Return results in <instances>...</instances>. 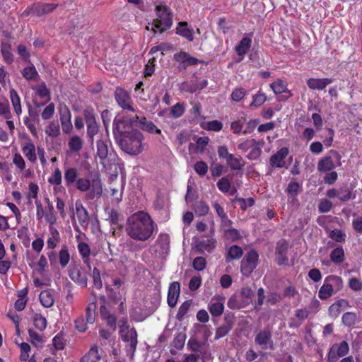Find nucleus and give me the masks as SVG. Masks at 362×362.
Masks as SVG:
<instances>
[{
  "instance_id": "obj_1",
  "label": "nucleus",
  "mask_w": 362,
  "mask_h": 362,
  "mask_svg": "<svg viewBox=\"0 0 362 362\" xmlns=\"http://www.w3.org/2000/svg\"><path fill=\"white\" fill-rule=\"evenodd\" d=\"M156 223L151 216L144 211H139L127 220L126 233L133 240L145 242L157 233Z\"/></svg>"
},
{
  "instance_id": "obj_2",
  "label": "nucleus",
  "mask_w": 362,
  "mask_h": 362,
  "mask_svg": "<svg viewBox=\"0 0 362 362\" xmlns=\"http://www.w3.org/2000/svg\"><path fill=\"white\" fill-rule=\"evenodd\" d=\"M128 117H123L119 119L113 129V134L117 144L121 149L129 155H138L143 151L142 141L144 136L137 129H132L130 132L119 131V126L125 122L128 123Z\"/></svg>"
},
{
  "instance_id": "obj_3",
  "label": "nucleus",
  "mask_w": 362,
  "mask_h": 362,
  "mask_svg": "<svg viewBox=\"0 0 362 362\" xmlns=\"http://www.w3.org/2000/svg\"><path fill=\"white\" fill-rule=\"evenodd\" d=\"M156 18L153 20L152 29L154 33L157 29L160 33H164L169 30L173 25V12L171 9L165 5H158L155 8Z\"/></svg>"
},
{
  "instance_id": "obj_4",
  "label": "nucleus",
  "mask_w": 362,
  "mask_h": 362,
  "mask_svg": "<svg viewBox=\"0 0 362 362\" xmlns=\"http://www.w3.org/2000/svg\"><path fill=\"white\" fill-rule=\"evenodd\" d=\"M344 284L341 276L337 275H329L325 277L322 286L318 291V297L321 300H327L333 293H337L343 288Z\"/></svg>"
},
{
  "instance_id": "obj_5",
  "label": "nucleus",
  "mask_w": 362,
  "mask_h": 362,
  "mask_svg": "<svg viewBox=\"0 0 362 362\" xmlns=\"http://www.w3.org/2000/svg\"><path fill=\"white\" fill-rule=\"evenodd\" d=\"M78 190L81 192H88L92 188V191L88 193V199H93L95 197H100L103 193L101 182L99 179H93L90 181L88 178L78 177L74 185Z\"/></svg>"
},
{
  "instance_id": "obj_6",
  "label": "nucleus",
  "mask_w": 362,
  "mask_h": 362,
  "mask_svg": "<svg viewBox=\"0 0 362 362\" xmlns=\"http://www.w3.org/2000/svg\"><path fill=\"white\" fill-rule=\"evenodd\" d=\"M218 156L221 159H225L227 165L232 170H240L245 165V162L240 155H234L229 153L226 146H220L217 149Z\"/></svg>"
},
{
  "instance_id": "obj_7",
  "label": "nucleus",
  "mask_w": 362,
  "mask_h": 362,
  "mask_svg": "<svg viewBox=\"0 0 362 362\" xmlns=\"http://www.w3.org/2000/svg\"><path fill=\"white\" fill-rule=\"evenodd\" d=\"M57 4L36 2L28 6L22 13V17H28L30 15L36 17H42L53 12L57 7Z\"/></svg>"
},
{
  "instance_id": "obj_8",
  "label": "nucleus",
  "mask_w": 362,
  "mask_h": 362,
  "mask_svg": "<svg viewBox=\"0 0 362 362\" xmlns=\"http://www.w3.org/2000/svg\"><path fill=\"white\" fill-rule=\"evenodd\" d=\"M259 262V254L257 252L252 249L243 258L240 262L241 274L248 277L256 269Z\"/></svg>"
},
{
  "instance_id": "obj_9",
  "label": "nucleus",
  "mask_w": 362,
  "mask_h": 362,
  "mask_svg": "<svg viewBox=\"0 0 362 362\" xmlns=\"http://www.w3.org/2000/svg\"><path fill=\"white\" fill-rule=\"evenodd\" d=\"M119 335L124 342L129 343V347L133 352L135 351L137 346V332L134 327L129 329L127 320L121 321Z\"/></svg>"
},
{
  "instance_id": "obj_10",
  "label": "nucleus",
  "mask_w": 362,
  "mask_h": 362,
  "mask_svg": "<svg viewBox=\"0 0 362 362\" xmlns=\"http://www.w3.org/2000/svg\"><path fill=\"white\" fill-rule=\"evenodd\" d=\"M330 153H332L335 160L337 161V165L334 164L332 158L330 156H325L321 158L317 163V170L320 173L322 172H329L335 168L336 166H341V154L336 150H331Z\"/></svg>"
},
{
  "instance_id": "obj_11",
  "label": "nucleus",
  "mask_w": 362,
  "mask_h": 362,
  "mask_svg": "<svg viewBox=\"0 0 362 362\" xmlns=\"http://www.w3.org/2000/svg\"><path fill=\"white\" fill-rule=\"evenodd\" d=\"M114 96L117 105L124 110L136 112L130 94L126 90L121 87H117L114 92Z\"/></svg>"
},
{
  "instance_id": "obj_12",
  "label": "nucleus",
  "mask_w": 362,
  "mask_h": 362,
  "mask_svg": "<svg viewBox=\"0 0 362 362\" xmlns=\"http://www.w3.org/2000/svg\"><path fill=\"white\" fill-rule=\"evenodd\" d=\"M84 118L87 125V134L91 144L94 142V136L98 133L99 124L96 122L94 111L92 108L84 110Z\"/></svg>"
},
{
  "instance_id": "obj_13",
  "label": "nucleus",
  "mask_w": 362,
  "mask_h": 362,
  "mask_svg": "<svg viewBox=\"0 0 362 362\" xmlns=\"http://www.w3.org/2000/svg\"><path fill=\"white\" fill-rule=\"evenodd\" d=\"M128 117V123L130 126H137V124H140V127L148 133L151 134H161V130L158 129L153 122L148 121L145 117H141L139 119V116L137 115H134L132 117Z\"/></svg>"
},
{
  "instance_id": "obj_14",
  "label": "nucleus",
  "mask_w": 362,
  "mask_h": 362,
  "mask_svg": "<svg viewBox=\"0 0 362 362\" xmlns=\"http://www.w3.org/2000/svg\"><path fill=\"white\" fill-rule=\"evenodd\" d=\"M255 342L262 349H274L272 334L269 329H264L259 331L255 336Z\"/></svg>"
},
{
  "instance_id": "obj_15",
  "label": "nucleus",
  "mask_w": 362,
  "mask_h": 362,
  "mask_svg": "<svg viewBox=\"0 0 362 362\" xmlns=\"http://www.w3.org/2000/svg\"><path fill=\"white\" fill-rule=\"evenodd\" d=\"M170 235L167 233H160L155 242V252L160 257H165L170 251Z\"/></svg>"
},
{
  "instance_id": "obj_16",
  "label": "nucleus",
  "mask_w": 362,
  "mask_h": 362,
  "mask_svg": "<svg viewBox=\"0 0 362 362\" xmlns=\"http://www.w3.org/2000/svg\"><path fill=\"white\" fill-rule=\"evenodd\" d=\"M349 351V344L346 341L332 345L328 353V362H337L338 358L346 356Z\"/></svg>"
},
{
  "instance_id": "obj_17",
  "label": "nucleus",
  "mask_w": 362,
  "mask_h": 362,
  "mask_svg": "<svg viewBox=\"0 0 362 362\" xmlns=\"http://www.w3.org/2000/svg\"><path fill=\"white\" fill-rule=\"evenodd\" d=\"M289 151L287 147H282L273 154L269 158V165L272 168H281L285 166V158L288 155Z\"/></svg>"
},
{
  "instance_id": "obj_18",
  "label": "nucleus",
  "mask_w": 362,
  "mask_h": 362,
  "mask_svg": "<svg viewBox=\"0 0 362 362\" xmlns=\"http://www.w3.org/2000/svg\"><path fill=\"white\" fill-rule=\"evenodd\" d=\"M180 293V284L177 281L172 282L168 291L167 301L169 307L174 308L177 302Z\"/></svg>"
},
{
  "instance_id": "obj_19",
  "label": "nucleus",
  "mask_w": 362,
  "mask_h": 362,
  "mask_svg": "<svg viewBox=\"0 0 362 362\" xmlns=\"http://www.w3.org/2000/svg\"><path fill=\"white\" fill-rule=\"evenodd\" d=\"M334 81L333 78H310L307 80V86L311 90H322L328 85L331 84Z\"/></svg>"
},
{
  "instance_id": "obj_20",
  "label": "nucleus",
  "mask_w": 362,
  "mask_h": 362,
  "mask_svg": "<svg viewBox=\"0 0 362 362\" xmlns=\"http://www.w3.org/2000/svg\"><path fill=\"white\" fill-rule=\"evenodd\" d=\"M60 241V238L49 237L47 240V248L49 251L47 253L48 259L51 265H53L57 259V255L54 249Z\"/></svg>"
},
{
  "instance_id": "obj_21",
  "label": "nucleus",
  "mask_w": 362,
  "mask_h": 362,
  "mask_svg": "<svg viewBox=\"0 0 362 362\" xmlns=\"http://www.w3.org/2000/svg\"><path fill=\"white\" fill-rule=\"evenodd\" d=\"M173 59L177 62L185 64L186 66L197 65L200 62L198 59L190 56L187 52L184 51L174 54Z\"/></svg>"
},
{
  "instance_id": "obj_22",
  "label": "nucleus",
  "mask_w": 362,
  "mask_h": 362,
  "mask_svg": "<svg viewBox=\"0 0 362 362\" xmlns=\"http://www.w3.org/2000/svg\"><path fill=\"white\" fill-rule=\"evenodd\" d=\"M208 310L214 317H220L224 311L223 300L213 298L208 305Z\"/></svg>"
},
{
  "instance_id": "obj_23",
  "label": "nucleus",
  "mask_w": 362,
  "mask_h": 362,
  "mask_svg": "<svg viewBox=\"0 0 362 362\" xmlns=\"http://www.w3.org/2000/svg\"><path fill=\"white\" fill-rule=\"evenodd\" d=\"M64 182L66 187H73L78 178V170L75 167H69L64 169Z\"/></svg>"
},
{
  "instance_id": "obj_24",
  "label": "nucleus",
  "mask_w": 362,
  "mask_h": 362,
  "mask_svg": "<svg viewBox=\"0 0 362 362\" xmlns=\"http://www.w3.org/2000/svg\"><path fill=\"white\" fill-rule=\"evenodd\" d=\"M252 33L247 34L243 37L235 47V51L238 56H243L247 53L251 47Z\"/></svg>"
},
{
  "instance_id": "obj_25",
  "label": "nucleus",
  "mask_w": 362,
  "mask_h": 362,
  "mask_svg": "<svg viewBox=\"0 0 362 362\" xmlns=\"http://www.w3.org/2000/svg\"><path fill=\"white\" fill-rule=\"evenodd\" d=\"M57 255V262L52 265L55 266L59 264L62 268H65L70 262L71 256L68 246L63 245Z\"/></svg>"
},
{
  "instance_id": "obj_26",
  "label": "nucleus",
  "mask_w": 362,
  "mask_h": 362,
  "mask_svg": "<svg viewBox=\"0 0 362 362\" xmlns=\"http://www.w3.org/2000/svg\"><path fill=\"white\" fill-rule=\"evenodd\" d=\"M21 150L26 158L31 163L37 161L36 149L33 143L26 141L22 144Z\"/></svg>"
},
{
  "instance_id": "obj_27",
  "label": "nucleus",
  "mask_w": 362,
  "mask_h": 362,
  "mask_svg": "<svg viewBox=\"0 0 362 362\" xmlns=\"http://www.w3.org/2000/svg\"><path fill=\"white\" fill-rule=\"evenodd\" d=\"M175 33L176 34L187 39L189 42H192L194 40L193 30L188 28V23L185 21L178 23Z\"/></svg>"
},
{
  "instance_id": "obj_28",
  "label": "nucleus",
  "mask_w": 362,
  "mask_h": 362,
  "mask_svg": "<svg viewBox=\"0 0 362 362\" xmlns=\"http://www.w3.org/2000/svg\"><path fill=\"white\" fill-rule=\"evenodd\" d=\"M69 277L75 283L86 287L88 279L84 272H81L78 268H73L69 271Z\"/></svg>"
},
{
  "instance_id": "obj_29",
  "label": "nucleus",
  "mask_w": 362,
  "mask_h": 362,
  "mask_svg": "<svg viewBox=\"0 0 362 362\" xmlns=\"http://www.w3.org/2000/svg\"><path fill=\"white\" fill-rule=\"evenodd\" d=\"M243 255V250L241 247L233 245L230 246L225 256V260L227 263L234 259H240Z\"/></svg>"
},
{
  "instance_id": "obj_30",
  "label": "nucleus",
  "mask_w": 362,
  "mask_h": 362,
  "mask_svg": "<svg viewBox=\"0 0 362 362\" xmlns=\"http://www.w3.org/2000/svg\"><path fill=\"white\" fill-rule=\"evenodd\" d=\"M60 121L62 130L65 134H69L72 129V124L71 122V112L69 110L65 107L64 112L60 113Z\"/></svg>"
},
{
  "instance_id": "obj_31",
  "label": "nucleus",
  "mask_w": 362,
  "mask_h": 362,
  "mask_svg": "<svg viewBox=\"0 0 362 362\" xmlns=\"http://www.w3.org/2000/svg\"><path fill=\"white\" fill-rule=\"evenodd\" d=\"M225 321L226 324L219 326L218 327L216 328L214 337L215 339H219L226 336L228 334V332L232 329V322L229 320V317L228 316L225 317Z\"/></svg>"
},
{
  "instance_id": "obj_32",
  "label": "nucleus",
  "mask_w": 362,
  "mask_h": 362,
  "mask_svg": "<svg viewBox=\"0 0 362 362\" xmlns=\"http://www.w3.org/2000/svg\"><path fill=\"white\" fill-rule=\"evenodd\" d=\"M330 260L335 264H341L345 259V253L344 248L341 245L335 247L329 255Z\"/></svg>"
},
{
  "instance_id": "obj_33",
  "label": "nucleus",
  "mask_w": 362,
  "mask_h": 362,
  "mask_svg": "<svg viewBox=\"0 0 362 362\" xmlns=\"http://www.w3.org/2000/svg\"><path fill=\"white\" fill-rule=\"evenodd\" d=\"M271 88L275 94L288 93V95L285 98L288 99L292 95L291 90L287 88L286 84L281 79H277L270 85Z\"/></svg>"
},
{
  "instance_id": "obj_34",
  "label": "nucleus",
  "mask_w": 362,
  "mask_h": 362,
  "mask_svg": "<svg viewBox=\"0 0 362 362\" xmlns=\"http://www.w3.org/2000/svg\"><path fill=\"white\" fill-rule=\"evenodd\" d=\"M97 156L100 160V163L104 165L105 160L108 156V146L106 141L99 139L96 142Z\"/></svg>"
},
{
  "instance_id": "obj_35",
  "label": "nucleus",
  "mask_w": 362,
  "mask_h": 362,
  "mask_svg": "<svg viewBox=\"0 0 362 362\" xmlns=\"http://www.w3.org/2000/svg\"><path fill=\"white\" fill-rule=\"evenodd\" d=\"M76 213L80 224L83 226L87 224L88 221V213L83 204L79 202H76Z\"/></svg>"
},
{
  "instance_id": "obj_36",
  "label": "nucleus",
  "mask_w": 362,
  "mask_h": 362,
  "mask_svg": "<svg viewBox=\"0 0 362 362\" xmlns=\"http://www.w3.org/2000/svg\"><path fill=\"white\" fill-rule=\"evenodd\" d=\"M78 250L83 263L90 267V248L88 244L85 242L79 243Z\"/></svg>"
},
{
  "instance_id": "obj_37",
  "label": "nucleus",
  "mask_w": 362,
  "mask_h": 362,
  "mask_svg": "<svg viewBox=\"0 0 362 362\" xmlns=\"http://www.w3.org/2000/svg\"><path fill=\"white\" fill-rule=\"evenodd\" d=\"M100 360L101 357L99 355L98 349L95 345L81 358L80 362H100Z\"/></svg>"
},
{
  "instance_id": "obj_38",
  "label": "nucleus",
  "mask_w": 362,
  "mask_h": 362,
  "mask_svg": "<svg viewBox=\"0 0 362 362\" xmlns=\"http://www.w3.org/2000/svg\"><path fill=\"white\" fill-rule=\"evenodd\" d=\"M97 301L90 303L86 308V321L88 324H93L96 317Z\"/></svg>"
},
{
  "instance_id": "obj_39",
  "label": "nucleus",
  "mask_w": 362,
  "mask_h": 362,
  "mask_svg": "<svg viewBox=\"0 0 362 362\" xmlns=\"http://www.w3.org/2000/svg\"><path fill=\"white\" fill-rule=\"evenodd\" d=\"M39 299L45 308H50L54 304V297L49 290H43L40 292Z\"/></svg>"
},
{
  "instance_id": "obj_40",
  "label": "nucleus",
  "mask_w": 362,
  "mask_h": 362,
  "mask_svg": "<svg viewBox=\"0 0 362 362\" xmlns=\"http://www.w3.org/2000/svg\"><path fill=\"white\" fill-rule=\"evenodd\" d=\"M348 305V301L345 299H339L332 303L329 308V313L332 317H337L341 311V307Z\"/></svg>"
},
{
  "instance_id": "obj_41",
  "label": "nucleus",
  "mask_w": 362,
  "mask_h": 362,
  "mask_svg": "<svg viewBox=\"0 0 362 362\" xmlns=\"http://www.w3.org/2000/svg\"><path fill=\"white\" fill-rule=\"evenodd\" d=\"M9 93L10 99L13 107L14 111L18 115H20L22 112L21 98L16 90H15L13 88L10 90Z\"/></svg>"
},
{
  "instance_id": "obj_42",
  "label": "nucleus",
  "mask_w": 362,
  "mask_h": 362,
  "mask_svg": "<svg viewBox=\"0 0 362 362\" xmlns=\"http://www.w3.org/2000/svg\"><path fill=\"white\" fill-rule=\"evenodd\" d=\"M32 320L34 327L40 330L43 331L45 329L47 322L46 318L40 313H35L32 316Z\"/></svg>"
},
{
  "instance_id": "obj_43",
  "label": "nucleus",
  "mask_w": 362,
  "mask_h": 362,
  "mask_svg": "<svg viewBox=\"0 0 362 362\" xmlns=\"http://www.w3.org/2000/svg\"><path fill=\"white\" fill-rule=\"evenodd\" d=\"M301 190L302 187L298 182L291 181L288 184L285 192L287 193L288 197L292 199H295Z\"/></svg>"
},
{
  "instance_id": "obj_44",
  "label": "nucleus",
  "mask_w": 362,
  "mask_h": 362,
  "mask_svg": "<svg viewBox=\"0 0 362 362\" xmlns=\"http://www.w3.org/2000/svg\"><path fill=\"white\" fill-rule=\"evenodd\" d=\"M339 199L341 202H347L351 199H354L355 195H353L352 189L347 185H344L339 189Z\"/></svg>"
},
{
  "instance_id": "obj_45",
  "label": "nucleus",
  "mask_w": 362,
  "mask_h": 362,
  "mask_svg": "<svg viewBox=\"0 0 362 362\" xmlns=\"http://www.w3.org/2000/svg\"><path fill=\"white\" fill-rule=\"evenodd\" d=\"M264 142L263 140L257 141L256 144H254L250 148L251 151L247 155V158L250 160L257 159L262 153L261 147L264 145Z\"/></svg>"
},
{
  "instance_id": "obj_46",
  "label": "nucleus",
  "mask_w": 362,
  "mask_h": 362,
  "mask_svg": "<svg viewBox=\"0 0 362 362\" xmlns=\"http://www.w3.org/2000/svg\"><path fill=\"white\" fill-rule=\"evenodd\" d=\"M62 182V174L59 168H57L54 170L51 176L48 178V182L54 186L56 190L57 186H60Z\"/></svg>"
},
{
  "instance_id": "obj_47",
  "label": "nucleus",
  "mask_w": 362,
  "mask_h": 362,
  "mask_svg": "<svg viewBox=\"0 0 362 362\" xmlns=\"http://www.w3.org/2000/svg\"><path fill=\"white\" fill-rule=\"evenodd\" d=\"M69 149L74 152H78L83 147V141L81 138L77 135L72 136L68 142Z\"/></svg>"
},
{
  "instance_id": "obj_48",
  "label": "nucleus",
  "mask_w": 362,
  "mask_h": 362,
  "mask_svg": "<svg viewBox=\"0 0 362 362\" xmlns=\"http://www.w3.org/2000/svg\"><path fill=\"white\" fill-rule=\"evenodd\" d=\"M328 236L334 241L339 243H344L346 238V233L341 229L339 228L330 230Z\"/></svg>"
},
{
  "instance_id": "obj_49",
  "label": "nucleus",
  "mask_w": 362,
  "mask_h": 362,
  "mask_svg": "<svg viewBox=\"0 0 362 362\" xmlns=\"http://www.w3.org/2000/svg\"><path fill=\"white\" fill-rule=\"evenodd\" d=\"M223 236L226 240L232 242L237 241L242 238L239 230L233 228H225Z\"/></svg>"
},
{
  "instance_id": "obj_50",
  "label": "nucleus",
  "mask_w": 362,
  "mask_h": 362,
  "mask_svg": "<svg viewBox=\"0 0 362 362\" xmlns=\"http://www.w3.org/2000/svg\"><path fill=\"white\" fill-rule=\"evenodd\" d=\"M246 122V117H242L240 119L231 122L230 128L233 130V133L237 135H240L241 134H243V125Z\"/></svg>"
},
{
  "instance_id": "obj_51",
  "label": "nucleus",
  "mask_w": 362,
  "mask_h": 362,
  "mask_svg": "<svg viewBox=\"0 0 362 362\" xmlns=\"http://www.w3.org/2000/svg\"><path fill=\"white\" fill-rule=\"evenodd\" d=\"M45 201L48 204V212L45 214V220L51 226L54 225L57 223V216L54 213V209L52 204L49 202L48 198H45Z\"/></svg>"
},
{
  "instance_id": "obj_52",
  "label": "nucleus",
  "mask_w": 362,
  "mask_h": 362,
  "mask_svg": "<svg viewBox=\"0 0 362 362\" xmlns=\"http://www.w3.org/2000/svg\"><path fill=\"white\" fill-rule=\"evenodd\" d=\"M23 76L28 81L35 80L38 73L33 64L25 67L22 71Z\"/></svg>"
},
{
  "instance_id": "obj_53",
  "label": "nucleus",
  "mask_w": 362,
  "mask_h": 362,
  "mask_svg": "<svg viewBox=\"0 0 362 362\" xmlns=\"http://www.w3.org/2000/svg\"><path fill=\"white\" fill-rule=\"evenodd\" d=\"M194 210L199 216H205L209 213V207L206 202L199 201L194 204Z\"/></svg>"
},
{
  "instance_id": "obj_54",
  "label": "nucleus",
  "mask_w": 362,
  "mask_h": 362,
  "mask_svg": "<svg viewBox=\"0 0 362 362\" xmlns=\"http://www.w3.org/2000/svg\"><path fill=\"white\" fill-rule=\"evenodd\" d=\"M233 202H238L240 208L242 211H246L248 206H252L255 204V200L253 198L250 197L248 199H244L242 197H235Z\"/></svg>"
},
{
  "instance_id": "obj_55",
  "label": "nucleus",
  "mask_w": 362,
  "mask_h": 362,
  "mask_svg": "<svg viewBox=\"0 0 362 362\" xmlns=\"http://www.w3.org/2000/svg\"><path fill=\"white\" fill-rule=\"evenodd\" d=\"M190 306L191 303L189 300H186L182 303L176 315V318L179 321H182L184 319V317L188 313Z\"/></svg>"
},
{
  "instance_id": "obj_56",
  "label": "nucleus",
  "mask_w": 362,
  "mask_h": 362,
  "mask_svg": "<svg viewBox=\"0 0 362 362\" xmlns=\"http://www.w3.org/2000/svg\"><path fill=\"white\" fill-rule=\"evenodd\" d=\"M45 133L50 137H57L60 134L59 125L55 122H50L45 129Z\"/></svg>"
},
{
  "instance_id": "obj_57",
  "label": "nucleus",
  "mask_w": 362,
  "mask_h": 362,
  "mask_svg": "<svg viewBox=\"0 0 362 362\" xmlns=\"http://www.w3.org/2000/svg\"><path fill=\"white\" fill-rule=\"evenodd\" d=\"M267 100V96L264 93H259L253 96V100L250 104V107H259Z\"/></svg>"
},
{
  "instance_id": "obj_58",
  "label": "nucleus",
  "mask_w": 362,
  "mask_h": 362,
  "mask_svg": "<svg viewBox=\"0 0 362 362\" xmlns=\"http://www.w3.org/2000/svg\"><path fill=\"white\" fill-rule=\"evenodd\" d=\"M341 320L344 325L353 326L356 320V315L352 312H347L342 315Z\"/></svg>"
},
{
  "instance_id": "obj_59",
  "label": "nucleus",
  "mask_w": 362,
  "mask_h": 362,
  "mask_svg": "<svg viewBox=\"0 0 362 362\" xmlns=\"http://www.w3.org/2000/svg\"><path fill=\"white\" fill-rule=\"evenodd\" d=\"M35 90L37 94L40 96V98H47L46 103L50 100V91L47 88L45 83L40 84Z\"/></svg>"
},
{
  "instance_id": "obj_60",
  "label": "nucleus",
  "mask_w": 362,
  "mask_h": 362,
  "mask_svg": "<svg viewBox=\"0 0 362 362\" xmlns=\"http://www.w3.org/2000/svg\"><path fill=\"white\" fill-rule=\"evenodd\" d=\"M206 266V260L203 257H197L192 262V267L194 269L201 272L203 271Z\"/></svg>"
},
{
  "instance_id": "obj_61",
  "label": "nucleus",
  "mask_w": 362,
  "mask_h": 362,
  "mask_svg": "<svg viewBox=\"0 0 362 362\" xmlns=\"http://www.w3.org/2000/svg\"><path fill=\"white\" fill-rule=\"evenodd\" d=\"M52 343L57 350H63L65 347L66 340L63 335L59 333L52 339Z\"/></svg>"
},
{
  "instance_id": "obj_62",
  "label": "nucleus",
  "mask_w": 362,
  "mask_h": 362,
  "mask_svg": "<svg viewBox=\"0 0 362 362\" xmlns=\"http://www.w3.org/2000/svg\"><path fill=\"white\" fill-rule=\"evenodd\" d=\"M246 95V90L243 88H235L231 95V100L235 102H240Z\"/></svg>"
},
{
  "instance_id": "obj_63",
  "label": "nucleus",
  "mask_w": 362,
  "mask_h": 362,
  "mask_svg": "<svg viewBox=\"0 0 362 362\" xmlns=\"http://www.w3.org/2000/svg\"><path fill=\"white\" fill-rule=\"evenodd\" d=\"M194 169L199 175L204 176L207 173L208 165L204 161L200 160L194 164Z\"/></svg>"
},
{
  "instance_id": "obj_64",
  "label": "nucleus",
  "mask_w": 362,
  "mask_h": 362,
  "mask_svg": "<svg viewBox=\"0 0 362 362\" xmlns=\"http://www.w3.org/2000/svg\"><path fill=\"white\" fill-rule=\"evenodd\" d=\"M185 107L182 103H177L171 107L170 114L175 118H179L183 115Z\"/></svg>"
}]
</instances>
